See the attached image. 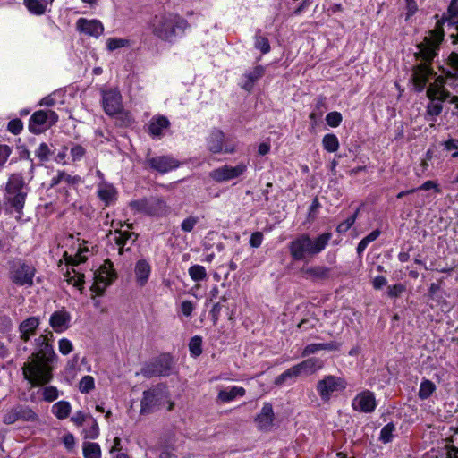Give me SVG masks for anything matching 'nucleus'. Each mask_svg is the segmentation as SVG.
<instances>
[{"label":"nucleus","instance_id":"obj_1","mask_svg":"<svg viewBox=\"0 0 458 458\" xmlns=\"http://www.w3.org/2000/svg\"><path fill=\"white\" fill-rule=\"evenodd\" d=\"M53 341L51 331L35 339L36 350L21 368L24 378L31 386H47L53 379L54 364L58 358L54 351Z\"/></svg>","mask_w":458,"mask_h":458},{"label":"nucleus","instance_id":"obj_2","mask_svg":"<svg viewBox=\"0 0 458 458\" xmlns=\"http://www.w3.org/2000/svg\"><path fill=\"white\" fill-rule=\"evenodd\" d=\"M444 36L445 34L441 22L437 21L435 29L430 30L429 35L424 38L423 42L417 46L419 52L416 56L423 63L414 67L412 81L414 86L419 91H421L424 89L429 77L433 73L431 62L437 55V51L440 43L444 39Z\"/></svg>","mask_w":458,"mask_h":458},{"label":"nucleus","instance_id":"obj_3","mask_svg":"<svg viewBox=\"0 0 458 458\" xmlns=\"http://www.w3.org/2000/svg\"><path fill=\"white\" fill-rule=\"evenodd\" d=\"M149 30L157 38L174 43L177 37L185 34L190 28V24L186 19L177 13L161 12L155 14L149 23Z\"/></svg>","mask_w":458,"mask_h":458},{"label":"nucleus","instance_id":"obj_4","mask_svg":"<svg viewBox=\"0 0 458 458\" xmlns=\"http://www.w3.org/2000/svg\"><path fill=\"white\" fill-rule=\"evenodd\" d=\"M332 238L331 233H323L315 238L301 233L289 243V252L295 261L304 260L323 251Z\"/></svg>","mask_w":458,"mask_h":458},{"label":"nucleus","instance_id":"obj_5","mask_svg":"<svg viewBox=\"0 0 458 458\" xmlns=\"http://www.w3.org/2000/svg\"><path fill=\"white\" fill-rule=\"evenodd\" d=\"M29 191L30 187L21 173L10 174L4 187V203L18 214L17 218H21L23 214Z\"/></svg>","mask_w":458,"mask_h":458},{"label":"nucleus","instance_id":"obj_6","mask_svg":"<svg viewBox=\"0 0 458 458\" xmlns=\"http://www.w3.org/2000/svg\"><path fill=\"white\" fill-rule=\"evenodd\" d=\"M36 268L21 259L8 262V278L16 286L31 287L34 284Z\"/></svg>","mask_w":458,"mask_h":458},{"label":"nucleus","instance_id":"obj_7","mask_svg":"<svg viewBox=\"0 0 458 458\" xmlns=\"http://www.w3.org/2000/svg\"><path fill=\"white\" fill-rule=\"evenodd\" d=\"M116 278L113 263L106 259L94 274V283L90 290L98 296L104 293L106 288Z\"/></svg>","mask_w":458,"mask_h":458},{"label":"nucleus","instance_id":"obj_8","mask_svg":"<svg viewBox=\"0 0 458 458\" xmlns=\"http://www.w3.org/2000/svg\"><path fill=\"white\" fill-rule=\"evenodd\" d=\"M58 121V115L52 110L36 111L30 118L29 130L34 134L45 132Z\"/></svg>","mask_w":458,"mask_h":458},{"label":"nucleus","instance_id":"obj_9","mask_svg":"<svg viewBox=\"0 0 458 458\" xmlns=\"http://www.w3.org/2000/svg\"><path fill=\"white\" fill-rule=\"evenodd\" d=\"M130 206L139 211L152 216H164L168 214V206L160 199H139L131 202Z\"/></svg>","mask_w":458,"mask_h":458},{"label":"nucleus","instance_id":"obj_10","mask_svg":"<svg viewBox=\"0 0 458 458\" xmlns=\"http://www.w3.org/2000/svg\"><path fill=\"white\" fill-rule=\"evenodd\" d=\"M37 423L39 421L38 415L28 405L17 404L8 410L3 418L4 423L11 425L16 421Z\"/></svg>","mask_w":458,"mask_h":458},{"label":"nucleus","instance_id":"obj_11","mask_svg":"<svg viewBox=\"0 0 458 458\" xmlns=\"http://www.w3.org/2000/svg\"><path fill=\"white\" fill-rule=\"evenodd\" d=\"M448 88H457L454 78L452 76H439L436 79L434 83L429 85L427 90V96L430 100H437L440 102L446 100L451 96Z\"/></svg>","mask_w":458,"mask_h":458},{"label":"nucleus","instance_id":"obj_12","mask_svg":"<svg viewBox=\"0 0 458 458\" xmlns=\"http://www.w3.org/2000/svg\"><path fill=\"white\" fill-rule=\"evenodd\" d=\"M317 391L320 398L327 402L334 392L342 391L346 388V382L344 378L335 376H327L317 383Z\"/></svg>","mask_w":458,"mask_h":458},{"label":"nucleus","instance_id":"obj_13","mask_svg":"<svg viewBox=\"0 0 458 458\" xmlns=\"http://www.w3.org/2000/svg\"><path fill=\"white\" fill-rule=\"evenodd\" d=\"M102 106L105 113L109 116H114L123 107V98L117 89L102 90Z\"/></svg>","mask_w":458,"mask_h":458},{"label":"nucleus","instance_id":"obj_14","mask_svg":"<svg viewBox=\"0 0 458 458\" xmlns=\"http://www.w3.org/2000/svg\"><path fill=\"white\" fill-rule=\"evenodd\" d=\"M247 170V165L243 163L238 164L236 166L223 165L209 173L210 178L217 182L230 181L242 175Z\"/></svg>","mask_w":458,"mask_h":458},{"label":"nucleus","instance_id":"obj_15","mask_svg":"<svg viewBox=\"0 0 458 458\" xmlns=\"http://www.w3.org/2000/svg\"><path fill=\"white\" fill-rule=\"evenodd\" d=\"M172 369V358L168 354H163L157 360L142 369L146 377L167 376Z\"/></svg>","mask_w":458,"mask_h":458},{"label":"nucleus","instance_id":"obj_16","mask_svg":"<svg viewBox=\"0 0 458 458\" xmlns=\"http://www.w3.org/2000/svg\"><path fill=\"white\" fill-rule=\"evenodd\" d=\"M352 407L354 411L360 412H373L377 407V401L374 393L369 390L360 392L353 398Z\"/></svg>","mask_w":458,"mask_h":458},{"label":"nucleus","instance_id":"obj_17","mask_svg":"<svg viewBox=\"0 0 458 458\" xmlns=\"http://www.w3.org/2000/svg\"><path fill=\"white\" fill-rule=\"evenodd\" d=\"M146 165L152 170L165 174L179 167L180 162L170 156H158L148 157L146 159Z\"/></svg>","mask_w":458,"mask_h":458},{"label":"nucleus","instance_id":"obj_18","mask_svg":"<svg viewBox=\"0 0 458 458\" xmlns=\"http://www.w3.org/2000/svg\"><path fill=\"white\" fill-rule=\"evenodd\" d=\"M208 148L210 152L216 154L222 151L233 153L235 150L234 146L225 144V134L220 130H213L208 138Z\"/></svg>","mask_w":458,"mask_h":458},{"label":"nucleus","instance_id":"obj_19","mask_svg":"<svg viewBox=\"0 0 458 458\" xmlns=\"http://www.w3.org/2000/svg\"><path fill=\"white\" fill-rule=\"evenodd\" d=\"M76 29L81 33H84L91 37H99L104 32V26L98 20H88L80 18L76 21Z\"/></svg>","mask_w":458,"mask_h":458},{"label":"nucleus","instance_id":"obj_20","mask_svg":"<svg viewBox=\"0 0 458 458\" xmlns=\"http://www.w3.org/2000/svg\"><path fill=\"white\" fill-rule=\"evenodd\" d=\"M275 414L271 403H265L255 419V422L259 430L268 432L274 426Z\"/></svg>","mask_w":458,"mask_h":458},{"label":"nucleus","instance_id":"obj_21","mask_svg":"<svg viewBox=\"0 0 458 458\" xmlns=\"http://www.w3.org/2000/svg\"><path fill=\"white\" fill-rule=\"evenodd\" d=\"M39 325L40 318L36 316L30 317L21 321L18 328L20 339L24 343L29 342L36 335Z\"/></svg>","mask_w":458,"mask_h":458},{"label":"nucleus","instance_id":"obj_22","mask_svg":"<svg viewBox=\"0 0 458 458\" xmlns=\"http://www.w3.org/2000/svg\"><path fill=\"white\" fill-rule=\"evenodd\" d=\"M71 315L65 310L55 311L49 318V325L55 333H63L70 327Z\"/></svg>","mask_w":458,"mask_h":458},{"label":"nucleus","instance_id":"obj_23","mask_svg":"<svg viewBox=\"0 0 458 458\" xmlns=\"http://www.w3.org/2000/svg\"><path fill=\"white\" fill-rule=\"evenodd\" d=\"M170 126L169 120L164 115L153 116L148 125V131L153 138L160 139L164 135V131Z\"/></svg>","mask_w":458,"mask_h":458},{"label":"nucleus","instance_id":"obj_24","mask_svg":"<svg viewBox=\"0 0 458 458\" xmlns=\"http://www.w3.org/2000/svg\"><path fill=\"white\" fill-rule=\"evenodd\" d=\"M246 391L242 386H232L226 388H222L218 391L216 402L221 403H230L237 397H242Z\"/></svg>","mask_w":458,"mask_h":458},{"label":"nucleus","instance_id":"obj_25","mask_svg":"<svg viewBox=\"0 0 458 458\" xmlns=\"http://www.w3.org/2000/svg\"><path fill=\"white\" fill-rule=\"evenodd\" d=\"M135 278L139 286H144L149 278L151 266L146 259H140L135 264Z\"/></svg>","mask_w":458,"mask_h":458},{"label":"nucleus","instance_id":"obj_26","mask_svg":"<svg viewBox=\"0 0 458 458\" xmlns=\"http://www.w3.org/2000/svg\"><path fill=\"white\" fill-rule=\"evenodd\" d=\"M265 74V68L261 65L255 66L251 71L244 75V81H242V89L246 91L250 92L254 87V84L261 79Z\"/></svg>","mask_w":458,"mask_h":458},{"label":"nucleus","instance_id":"obj_27","mask_svg":"<svg viewBox=\"0 0 458 458\" xmlns=\"http://www.w3.org/2000/svg\"><path fill=\"white\" fill-rule=\"evenodd\" d=\"M296 365L300 370L301 376H303V375L308 376V375H312L316 371L322 369L324 363H323L322 360H320L318 358H310V359H307Z\"/></svg>","mask_w":458,"mask_h":458},{"label":"nucleus","instance_id":"obj_28","mask_svg":"<svg viewBox=\"0 0 458 458\" xmlns=\"http://www.w3.org/2000/svg\"><path fill=\"white\" fill-rule=\"evenodd\" d=\"M131 239V242H134L137 240V235L131 233L129 230L122 231L117 229L114 231V241L118 247L119 254L122 255L125 250V246L128 242ZM126 250H129V248H126Z\"/></svg>","mask_w":458,"mask_h":458},{"label":"nucleus","instance_id":"obj_29","mask_svg":"<svg viewBox=\"0 0 458 458\" xmlns=\"http://www.w3.org/2000/svg\"><path fill=\"white\" fill-rule=\"evenodd\" d=\"M157 393L154 389H148L143 392V397L140 403V413L149 414L157 406Z\"/></svg>","mask_w":458,"mask_h":458},{"label":"nucleus","instance_id":"obj_30","mask_svg":"<svg viewBox=\"0 0 458 458\" xmlns=\"http://www.w3.org/2000/svg\"><path fill=\"white\" fill-rule=\"evenodd\" d=\"M301 272L312 280H327L330 276V268L324 266H314L302 268Z\"/></svg>","mask_w":458,"mask_h":458},{"label":"nucleus","instance_id":"obj_31","mask_svg":"<svg viewBox=\"0 0 458 458\" xmlns=\"http://www.w3.org/2000/svg\"><path fill=\"white\" fill-rule=\"evenodd\" d=\"M117 191L111 184H101L98 190V198L107 206L116 199Z\"/></svg>","mask_w":458,"mask_h":458},{"label":"nucleus","instance_id":"obj_32","mask_svg":"<svg viewBox=\"0 0 458 458\" xmlns=\"http://www.w3.org/2000/svg\"><path fill=\"white\" fill-rule=\"evenodd\" d=\"M89 252V248L87 246H80L77 253L75 255H70L67 252L64 253V259L65 260L66 265L70 266H77L84 261H86L87 258L84 253Z\"/></svg>","mask_w":458,"mask_h":458},{"label":"nucleus","instance_id":"obj_33","mask_svg":"<svg viewBox=\"0 0 458 458\" xmlns=\"http://www.w3.org/2000/svg\"><path fill=\"white\" fill-rule=\"evenodd\" d=\"M51 411L58 420H64L70 416L72 406L67 401H59L52 406Z\"/></svg>","mask_w":458,"mask_h":458},{"label":"nucleus","instance_id":"obj_34","mask_svg":"<svg viewBox=\"0 0 458 458\" xmlns=\"http://www.w3.org/2000/svg\"><path fill=\"white\" fill-rule=\"evenodd\" d=\"M64 277L69 284L73 285L81 292L82 291L84 284V275L76 271L73 267L67 269L64 274Z\"/></svg>","mask_w":458,"mask_h":458},{"label":"nucleus","instance_id":"obj_35","mask_svg":"<svg viewBox=\"0 0 458 458\" xmlns=\"http://www.w3.org/2000/svg\"><path fill=\"white\" fill-rule=\"evenodd\" d=\"M300 376H301L300 370H299L297 365H294V366L291 367L290 369H286L285 371H284L279 376H277L275 378V384L277 386H282L284 383L295 380Z\"/></svg>","mask_w":458,"mask_h":458},{"label":"nucleus","instance_id":"obj_36","mask_svg":"<svg viewBox=\"0 0 458 458\" xmlns=\"http://www.w3.org/2000/svg\"><path fill=\"white\" fill-rule=\"evenodd\" d=\"M82 454L84 458H101V447L98 443L85 441L82 444Z\"/></svg>","mask_w":458,"mask_h":458},{"label":"nucleus","instance_id":"obj_37","mask_svg":"<svg viewBox=\"0 0 458 458\" xmlns=\"http://www.w3.org/2000/svg\"><path fill=\"white\" fill-rule=\"evenodd\" d=\"M24 5L35 15H42L47 11V2L46 0H24Z\"/></svg>","mask_w":458,"mask_h":458},{"label":"nucleus","instance_id":"obj_38","mask_svg":"<svg viewBox=\"0 0 458 458\" xmlns=\"http://www.w3.org/2000/svg\"><path fill=\"white\" fill-rule=\"evenodd\" d=\"M444 20L458 29V0L451 1Z\"/></svg>","mask_w":458,"mask_h":458},{"label":"nucleus","instance_id":"obj_39","mask_svg":"<svg viewBox=\"0 0 458 458\" xmlns=\"http://www.w3.org/2000/svg\"><path fill=\"white\" fill-rule=\"evenodd\" d=\"M323 148L329 152H336L340 147L339 140L334 133H327L322 139Z\"/></svg>","mask_w":458,"mask_h":458},{"label":"nucleus","instance_id":"obj_40","mask_svg":"<svg viewBox=\"0 0 458 458\" xmlns=\"http://www.w3.org/2000/svg\"><path fill=\"white\" fill-rule=\"evenodd\" d=\"M436 385L429 379L423 378L420 382L418 396L420 400H426L436 391Z\"/></svg>","mask_w":458,"mask_h":458},{"label":"nucleus","instance_id":"obj_41","mask_svg":"<svg viewBox=\"0 0 458 458\" xmlns=\"http://www.w3.org/2000/svg\"><path fill=\"white\" fill-rule=\"evenodd\" d=\"M79 176H72L65 172H59L56 176L52 178V185H58L60 183H66L73 185L80 182Z\"/></svg>","mask_w":458,"mask_h":458},{"label":"nucleus","instance_id":"obj_42","mask_svg":"<svg viewBox=\"0 0 458 458\" xmlns=\"http://www.w3.org/2000/svg\"><path fill=\"white\" fill-rule=\"evenodd\" d=\"M40 390L42 399L47 403H52L59 397V391L55 386H47Z\"/></svg>","mask_w":458,"mask_h":458},{"label":"nucleus","instance_id":"obj_43","mask_svg":"<svg viewBox=\"0 0 458 458\" xmlns=\"http://www.w3.org/2000/svg\"><path fill=\"white\" fill-rule=\"evenodd\" d=\"M254 46L257 49L260 50L262 54H267L270 51V44L267 38L260 35V30L255 35Z\"/></svg>","mask_w":458,"mask_h":458},{"label":"nucleus","instance_id":"obj_44","mask_svg":"<svg viewBox=\"0 0 458 458\" xmlns=\"http://www.w3.org/2000/svg\"><path fill=\"white\" fill-rule=\"evenodd\" d=\"M189 275L195 282H199L207 277V272L203 266L193 265L189 268Z\"/></svg>","mask_w":458,"mask_h":458},{"label":"nucleus","instance_id":"obj_45","mask_svg":"<svg viewBox=\"0 0 458 458\" xmlns=\"http://www.w3.org/2000/svg\"><path fill=\"white\" fill-rule=\"evenodd\" d=\"M53 154L50 147L42 142L39 144L38 148L35 150V156L39 159L40 162H47L49 160L50 156Z\"/></svg>","mask_w":458,"mask_h":458},{"label":"nucleus","instance_id":"obj_46","mask_svg":"<svg viewBox=\"0 0 458 458\" xmlns=\"http://www.w3.org/2000/svg\"><path fill=\"white\" fill-rule=\"evenodd\" d=\"M394 430H395V426L392 422L384 426L380 431L379 441H381L384 444L391 442L393 439V437H394Z\"/></svg>","mask_w":458,"mask_h":458},{"label":"nucleus","instance_id":"obj_47","mask_svg":"<svg viewBox=\"0 0 458 458\" xmlns=\"http://www.w3.org/2000/svg\"><path fill=\"white\" fill-rule=\"evenodd\" d=\"M115 115H117L116 123L119 126L129 127L134 123V118L131 114L128 111H124L123 108Z\"/></svg>","mask_w":458,"mask_h":458},{"label":"nucleus","instance_id":"obj_48","mask_svg":"<svg viewBox=\"0 0 458 458\" xmlns=\"http://www.w3.org/2000/svg\"><path fill=\"white\" fill-rule=\"evenodd\" d=\"M189 349L192 356L198 357L202 353V339L200 336H194L191 339Z\"/></svg>","mask_w":458,"mask_h":458},{"label":"nucleus","instance_id":"obj_49","mask_svg":"<svg viewBox=\"0 0 458 458\" xmlns=\"http://www.w3.org/2000/svg\"><path fill=\"white\" fill-rule=\"evenodd\" d=\"M129 45V40L120 38H109L106 40V47L109 51L124 47Z\"/></svg>","mask_w":458,"mask_h":458},{"label":"nucleus","instance_id":"obj_50","mask_svg":"<svg viewBox=\"0 0 458 458\" xmlns=\"http://www.w3.org/2000/svg\"><path fill=\"white\" fill-rule=\"evenodd\" d=\"M343 121L341 113L337 111L330 112L326 116V122L328 126L335 128L338 127Z\"/></svg>","mask_w":458,"mask_h":458},{"label":"nucleus","instance_id":"obj_51","mask_svg":"<svg viewBox=\"0 0 458 458\" xmlns=\"http://www.w3.org/2000/svg\"><path fill=\"white\" fill-rule=\"evenodd\" d=\"M199 221L198 216H190L182 222L181 228L184 233H191Z\"/></svg>","mask_w":458,"mask_h":458},{"label":"nucleus","instance_id":"obj_52","mask_svg":"<svg viewBox=\"0 0 458 458\" xmlns=\"http://www.w3.org/2000/svg\"><path fill=\"white\" fill-rule=\"evenodd\" d=\"M70 154L73 162L80 161L85 156L86 149L80 144H72Z\"/></svg>","mask_w":458,"mask_h":458},{"label":"nucleus","instance_id":"obj_53","mask_svg":"<svg viewBox=\"0 0 458 458\" xmlns=\"http://www.w3.org/2000/svg\"><path fill=\"white\" fill-rule=\"evenodd\" d=\"M94 386V378L91 376H84L80 381L79 388L81 393H89Z\"/></svg>","mask_w":458,"mask_h":458},{"label":"nucleus","instance_id":"obj_54","mask_svg":"<svg viewBox=\"0 0 458 458\" xmlns=\"http://www.w3.org/2000/svg\"><path fill=\"white\" fill-rule=\"evenodd\" d=\"M357 215H358V210L352 216H349L346 220L340 223L336 227V231L339 233L347 232L352 226V225L355 223Z\"/></svg>","mask_w":458,"mask_h":458},{"label":"nucleus","instance_id":"obj_55","mask_svg":"<svg viewBox=\"0 0 458 458\" xmlns=\"http://www.w3.org/2000/svg\"><path fill=\"white\" fill-rule=\"evenodd\" d=\"M59 352L63 355H68L73 350L72 343L67 338H62L58 342Z\"/></svg>","mask_w":458,"mask_h":458},{"label":"nucleus","instance_id":"obj_56","mask_svg":"<svg viewBox=\"0 0 458 458\" xmlns=\"http://www.w3.org/2000/svg\"><path fill=\"white\" fill-rule=\"evenodd\" d=\"M7 129L14 135H18L23 129V123L20 119H13L8 123Z\"/></svg>","mask_w":458,"mask_h":458},{"label":"nucleus","instance_id":"obj_57","mask_svg":"<svg viewBox=\"0 0 458 458\" xmlns=\"http://www.w3.org/2000/svg\"><path fill=\"white\" fill-rule=\"evenodd\" d=\"M99 436V428L98 423L94 420L92 425L84 431V438L96 439Z\"/></svg>","mask_w":458,"mask_h":458},{"label":"nucleus","instance_id":"obj_58","mask_svg":"<svg viewBox=\"0 0 458 458\" xmlns=\"http://www.w3.org/2000/svg\"><path fill=\"white\" fill-rule=\"evenodd\" d=\"M11 153L12 149L9 146L0 145V168L6 163Z\"/></svg>","mask_w":458,"mask_h":458},{"label":"nucleus","instance_id":"obj_59","mask_svg":"<svg viewBox=\"0 0 458 458\" xmlns=\"http://www.w3.org/2000/svg\"><path fill=\"white\" fill-rule=\"evenodd\" d=\"M405 291V286L402 284H395L388 287V295L390 297H398Z\"/></svg>","mask_w":458,"mask_h":458},{"label":"nucleus","instance_id":"obj_60","mask_svg":"<svg viewBox=\"0 0 458 458\" xmlns=\"http://www.w3.org/2000/svg\"><path fill=\"white\" fill-rule=\"evenodd\" d=\"M62 442L68 451L72 450L75 446V437L72 433L64 434Z\"/></svg>","mask_w":458,"mask_h":458},{"label":"nucleus","instance_id":"obj_61","mask_svg":"<svg viewBox=\"0 0 458 458\" xmlns=\"http://www.w3.org/2000/svg\"><path fill=\"white\" fill-rule=\"evenodd\" d=\"M417 190H421V191L434 190L437 193L441 192V189L439 188V185L435 181H431V180L426 181Z\"/></svg>","mask_w":458,"mask_h":458},{"label":"nucleus","instance_id":"obj_62","mask_svg":"<svg viewBox=\"0 0 458 458\" xmlns=\"http://www.w3.org/2000/svg\"><path fill=\"white\" fill-rule=\"evenodd\" d=\"M442 111V104L440 102H431L428 105V114L430 115H438Z\"/></svg>","mask_w":458,"mask_h":458},{"label":"nucleus","instance_id":"obj_63","mask_svg":"<svg viewBox=\"0 0 458 458\" xmlns=\"http://www.w3.org/2000/svg\"><path fill=\"white\" fill-rule=\"evenodd\" d=\"M263 241V234L260 232H255L251 234L250 244L253 248H259Z\"/></svg>","mask_w":458,"mask_h":458},{"label":"nucleus","instance_id":"obj_64","mask_svg":"<svg viewBox=\"0 0 458 458\" xmlns=\"http://www.w3.org/2000/svg\"><path fill=\"white\" fill-rule=\"evenodd\" d=\"M321 344H310L302 351V356H309L310 354H313L318 351H322V348H320Z\"/></svg>","mask_w":458,"mask_h":458}]
</instances>
